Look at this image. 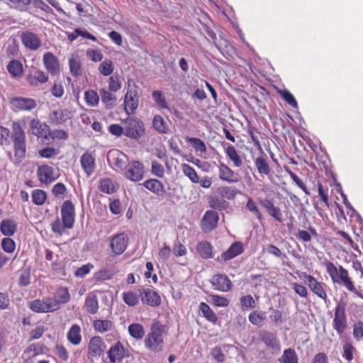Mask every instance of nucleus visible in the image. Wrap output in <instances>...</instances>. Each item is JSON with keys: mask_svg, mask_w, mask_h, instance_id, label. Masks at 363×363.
Returning a JSON list of instances; mask_svg holds the SVG:
<instances>
[{"mask_svg": "<svg viewBox=\"0 0 363 363\" xmlns=\"http://www.w3.org/2000/svg\"><path fill=\"white\" fill-rule=\"evenodd\" d=\"M164 333V325L159 322L154 323L150 333L146 336L144 343L147 349L153 352H160L164 348L162 335Z\"/></svg>", "mask_w": 363, "mask_h": 363, "instance_id": "nucleus-1", "label": "nucleus"}, {"mask_svg": "<svg viewBox=\"0 0 363 363\" xmlns=\"http://www.w3.org/2000/svg\"><path fill=\"white\" fill-rule=\"evenodd\" d=\"M125 135L132 139L141 138L145 132L143 122L135 117H128L122 121Z\"/></svg>", "mask_w": 363, "mask_h": 363, "instance_id": "nucleus-2", "label": "nucleus"}, {"mask_svg": "<svg viewBox=\"0 0 363 363\" xmlns=\"http://www.w3.org/2000/svg\"><path fill=\"white\" fill-rule=\"evenodd\" d=\"M122 174L132 182H139L143 179L144 166L138 160L128 162Z\"/></svg>", "mask_w": 363, "mask_h": 363, "instance_id": "nucleus-3", "label": "nucleus"}, {"mask_svg": "<svg viewBox=\"0 0 363 363\" xmlns=\"http://www.w3.org/2000/svg\"><path fill=\"white\" fill-rule=\"evenodd\" d=\"M57 303L52 297L35 299L29 303V308L35 313H50L57 311Z\"/></svg>", "mask_w": 363, "mask_h": 363, "instance_id": "nucleus-4", "label": "nucleus"}, {"mask_svg": "<svg viewBox=\"0 0 363 363\" xmlns=\"http://www.w3.org/2000/svg\"><path fill=\"white\" fill-rule=\"evenodd\" d=\"M128 243V237L122 233L115 235L111 238L110 247L116 256L121 255L126 250Z\"/></svg>", "mask_w": 363, "mask_h": 363, "instance_id": "nucleus-5", "label": "nucleus"}, {"mask_svg": "<svg viewBox=\"0 0 363 363\" xmlns=\"http://www.w3.org/2000/svg\"><path fill=\"white\" fill-rule=\"evenodd\" d=\"M61 216L64 227L70 229L74 223V206L71 201H65L61 207Z\"/></svg>", "mask_w": 363, "mask_h": 363, "instance_id": "nucleus-6", "label": "nucleus"}, {"mask_svg": "<svg viewBox=\"0 0 363 363\" xmlns=\"http://www.w3.org/2000/svg\"><path fill=\"white\" fill-rule=\"evenodd\" d=\"M10 103L16 111H30L37 106L36 101L31 98L13 97Z\"/></svg>", "mask_w": 363, "mask_h": 363, "instance_id": "nucleus-7", "label": "nucleus"}, {"mask_svg": "<svg viewBox=\"0 0 363 363\" xmlns=\"http://www.w3.org/2000/svg\"><path fill=\"white\" fill-rule=\"evenodd\" d=\"M139 95L135 89H128L124 97V110L128 115L134 113L138 108Z\"/></svg>", "mask_w": 363, "mask_h": 363, "instance_id": "nucleus-8", "label": "nucleus"}, {"mask_svg": "<svg viewBox=\"0 0 363 363\" xmlns=\"http://www.w3.org/2000/svg\"><path fill=\"white\" fill-rule=\"evenodd\" d=\"M43 62L46 70L52 76L58 75L60 72V65L57 57L52 52H48L43 55Z\"/></svg>", "mask_w": 363, "mask_h": 363, "instance_id": "nucleus-9", "label": "nucleus"}, {"mask_svg": "<svg viewBox=\"0 0 363 363\" xmlns=\"http://www.w3.org/2000/svg\"><path fill=\"white\" fill-rule=\"evenodd\" d=\"M347 325V320L345 313V306L339 303L335 308L333 320V328L341 335Z\"/></svg>", "mask_w": 363, "mask_h": 363, "instance_id": "nucleus-10", "label": "nucleus"}, {"mask_svg": "<svg viewBox=\"0 0 363 363\" xmlns=\"http://www.w3.org/2000/svg\"><path fill=\"white\" fill-rule=\"evenodd\" d=\"M110 157L108 160L113 165V169L122 174L128 163L127 156L122 152L115 150L110 152Z\"/></svg>", "mask_w": 363, "mask_h": 363, "instance_id": "nucleus-11", "label": "nucleus"}, {"mask_svg": "<svg viewBox=\"0 0 363 363\" xmlns=\"http://www.w3.org/2000/svg\"><path fill=\"white\" fill-rule=\"evenodd\" d=\"M23 45L30 50H37L41 46L40 37L30 31L23 32L21 35Z\"/></svg>", "mask_w": 363, "mask_h": 363, "instance_id": "nucleus-12", "label": "nucleus"}, {"mask_svg": "<svg viewBox=\"0 0 363 363\" xmlns=\"http://www.w3.org/2000/svg\"><path fill=\"white\" fill-rule=\"evenodd\" d=\"M141 301L150 306H158L161 303L160 295L151 289L141 288L139 289Z\"/></svg>", "mask_w": 363, "mask_h": 363, "instance_id": "nucleus-13", "label": "nucleus"}, {"mask_svg": "<svg viewBox=\"0 0 363 363\" xmlns=\"http://www.w3.org/2000/svg\"><path fill=\"white\" fill-rule=\"evenodd\" d=\"M304 281L308 283L310 289L318 297L324 300L327 298V294L323 289V284L318 281L313 276L306 273H302L301 276Z\"/></svg>", "mask_w": 363, "mask_h": 363, "instance_id": "nucleus-14", "label": "nucleus"}, {"mask_svg": "<svg viewBox=\"0 0 363 363\" xmlns=\"http://www.w3.org/2000/svg\"><path fill=\"white\" fill-rule=\"evenodd\" d=\"M219 216L213 211H207L201 219V228L203 232L209 233L216 228Z\"/></svg>", "mask_w": 363, "mask_h": 363, "instance_id": "nucleus-15", "label": "nucleus"}, {"mask_svg": "<svg viewBox=\"0 0 363 363\" xmlns=\"http://www.w3.org/2000/svg\"><path fill=\"white\" fill-rule=\"evenodd\" d=\"M243 251L244 246L242 242L240 241H235L232 243L229 248L221 255L220 257L217 258V260L218 262H227L241 255Z\"/></svg>", "mask_w": 363, "mask_h": 363, "instance_id": "nucleus-16", "label": "nucleus"}, {"mask_svg": "<svg viewBox=\"0 0 363 363\" xmlns=\"http://www.w3.org/2000/svg\"><path fill=\"white\" fill-rule=\"evenodd\" d=\"M211 283L214 289L227 292L229 291L232 286L231 281L225 274H216L211 279Z\"/></svg>", "mask_w": 363, "mask_h": 363, "instance_id": "nucleus-17", "label": "nucleus"}, {"mask_svg": "<svg viewBox=\"0 0 363 363\" xmlns=\"http://www.w3.org/2000/svg\"><path fill=\"white\" fill-rule=\"evenodd\" d=\"M37 176L39 181L45 184L52 183L57 178L55 174L54 169L49 165H41L38 167Z\"/></svg>", "mask_w": 363, "mask_h": 363, "instance_id": "nucleus-18", "label": "nucleus"}, {"mask_svg": "<svg viewBox=\"0 0 363 363\" xmlns=\"http://www.w3.org/2000/svg\"><path fill=\"white\" fill-rule=\"evenodd\" d=\"M219 178L222 181L229 184L237 183L239 181V175L223 163L218 165Z\"/></svg>", "mask_w": 363, "mask_h": 363, "instance_id": "nucleus-19", "label": "nucleus"}, {"mask_svg": "<svg viewBox=\"0 0 363 363\" xmlns=\"http://www.w3.org/2000/svg\"><path fill=\"white\" fill-rule=\"evenodd\" d=\"M81 166L87 177L91 176L96 169V160L92 154L86 152L80 157Z\"/></svg>", "mask_w": 363, "mask_h": 363, "instance_id": "nucleus-20", "label": "nucleus"}, {"mask_svg": "<svg viewBox=\"0 0 363 363\" xmlns=\"http://www.w3.org/2000/svg\"><path fill=\"white\" fill-rule=\"evenodd\" d=\"M259 337L267 347L274 350H279L280 343L274 333L267 330H262L259 333Z\"/></svg>", "mask_w": 363, "mask_h": 363, "instance_id": "nucleus-21", "label": "nucleus"}, {"mask_svg": "<svg viewBox=\"0 0 363 363\" xmlns=\"http://www.w3.org/2000/svg\"><path fill=\"white\" fill-rule=\"evenodd\" d=\"M104 343L101 337L94 336L90 340L88 354L92 357L101 356L104 353Z\"/></svg>", "mask_w": 363, "mask_h": 363, "instance_id": "nucleus-22", "label": "nucleus"}, {"mask_svg": "<svg viewBox=\"0 0 363 363\" xmlns=\"http://www.w3.org/2000/svg\"><path fill=\"white\" fill-rule=\"evenodd\" d=\"M30 128L32 133L38 138H47L49 133V126L41 123L39 120L33 118L30 122Z\"/></svg>", "mask_w": 363, "mask_h": 363, "instance_id": "nucleus-23", "label": "nucleus"}, {"mask_svg": "<svg viewBox=\"0 0 363 363\" xmlns=\"http://www.w3.org/2000/svg\"><path fill=\"white\" fill-rule=\"evenodd\" d=\"M70 300V294L67 287L61 286L56 289L52 301L57 303V311L60 308L61 304H65Z\"/></svg>", "mask_w": 363, "mask_h": 363, "instance_id": "nucleus-24", "label": "nucleus"}, {"mask_svg": "<svg viewBox=\"0 0 363 363\" xmlns=\"http://www.w3.org/2000/svg\"><path fill=\"white\" fill-rule=\"evenodd\" d=\"M72 112L68 109H57L50 114V120L55 124H62L72 117Z\"/></svg>", "mask_w": 363, "mask_h": 363, "instance_id": "nucleus-25", "label": "nucleus"}, {"mask_svg": "<svg viewBox=\"0 0 363 363\" xmlns=\"http://www.w3.org/2000/svg\"><path fill=\"white\" fill-rule=\"evenodd\" d=\"M108 354V358L112 363H115L116 361H121L125 356L123 344L121 342H117L110 348Z\"/></svg>", "mask_w": 363, "mask_h": 363, "instance_id": "nucleus-26", "label": "nucleus"}, {"mask_svg": "<svg viewBox=\"0 0 363 363\" xmlns=\"http://www.w3.org/2000/svg\"><path fill=\"white\" fill-rule=\"evenodd\" d=\"M14 159L13 163L18 164L26 157V141L13 142Z\"/></svg>", "mask_w": 363, "mask_h": 363, "instance_id": "nucleus-27", "label": "nucleus"}, {"mask_svg": "<svg viewBox=\"0 0 363 363\" xmlns=\"http://www.w3.org/2000/svg\"><path fill=\"white\" fill-rule=\"evenodd\" d=\"M143 186L158 196H162L165 193L164 185L161 182L155 179L146 180L143 183Z\"/></svg>", "mask_w": 363, "mask_h": 363, "instance_id": "nucleus-28", "label": "nucleus"}, {"mask_svg": "<svg viewBox=\"0 0 363 363\" xmlns=\"http://www.w3.org/2000/svg\"><path fill=\"white\" fill-rule=\"evenodd\" d=\"M67 337L71 344L74 345H79L82 341L80 326L77 324L72 325L67 332Z\"/></svg>", "mask_w": 363, "mask_h": 363, "instance_id": "nucleus-29", "label": "nucleus"}, {"mask_svg": "<svg viewBox=\"0 0 363 363\" xmlns=\"http://www.w3.org/2000/svg\"><path fill=\"white\" fill-rule=\"evenodd\" d=\"M22 125L21 122H13L12 124V135L11 138L13 142L26 141V133L24 132V126Z\"/></svg>", "mask_w": 363, "mask_h": 363, "instance_id": "nucleus-30", "label": "nucleus"}, {"mask_svg": "<svg viewBox=\"0 0 363 363\" xmlns=\"http://www.w3.org/2000/svg\"><path fill=\"white\" fill-rule=\"evenodd\" d=\"M335 283L343 284L350 291H355L352 281L348 276V272L342 266L339 267V277Z\"/></svg>", "mask_w": 363, "mask_h": 363, "instance_id": "nucleus-31", "label": "nucleus"}, {"mask_svg": "<svg viewBox=\"0 0 363 363\" xmlns=\"http://www.w3.org/2000/svg\"><path fill=\"white\" fill-rule=\"evenodd\" d=\"M17 229L16 222L11 219H4L0 224V230L1 233L6 236L13 235Z\"/></svg>", "mask_w": 363, "mask_h": 363, "instance_id": "nucleus-32", "label": "nucleus"}, {"mask_svg": "<svg viewBox=\"0 0 363 363\" xmlns=\"http://www.w3.org/2000/svg\"><path fill=\"white\" fill-rule=\"evenodd\" d=\"M212 245L207 241L199 242L196 245V250L203 259L213 257Z\"/></svg>", "mask_w": 363, "mask_h": 363, "instance_id": "nucleus-33", "label": "nucleus"}, {"mask_svg": "<svg viewBox=\"0 0 363 363\" xmlns=\"http://www.w3.org/2000/svg\"><path fill=\"white\" fill-rule=\"evenodd\" d=\"M255 164L260 174L268 175L271 172L266 156L261 155L257 157L255 160Z\"/></svg>", "mask_w": 363, "mask_h": 363, "instance_id": "nucleus-34", "label": "nucleus"}, {"mask_svg": "<svg viewBox=\"0 0 363 363\" xmlns=\"http://www.w3.org/2000/svg\"><path fill=\"white\" fill-rule=\"evenodd\" d=\"M84 308L86 311L91 314H95L99 309V302L96 295H89L86 296Z\"/></svg>", "mask_w": 363, "mask_h": 363, "instance_id": "nucleus-35", "label": "nucleus"}, {"mask_svg": "<svg viewBox=\"0 0 363 363\" xmlns=\"http://www.w3.org/2000/svg\"><path fill=\"white\" fill-rule=\"evenodd\" d=\"M100 96L101 101L105 104L106 108H111L114 106L116 97L113 95L110 91L106 89H101L100 90Z\"/></svg>", "mask_w": 363, "mask_h": 363, "instance_id": "nucleus-36", "label": "nucleus"}, {"mask_svg": "<svg viewBox=\"0 0 363 363\" xmlns=\"http://www.w3.org/2000/svg\"><path fill=\"white\" fill-rule=\"evenodd\" d=\"M69 67L71 74L74 77L79 76L82 73V64L77 55H72L69 60Z\"/></svg>", "mask_w": 363, "mask_h": 363, "instance_id": "nucleus-37", "label": "nucleus"}, {"mask_svg": "<svg viewBox=\"0 0 363 363\" xmlns=\"http://www.w3.org/2000/svg\"><path fill=\"white\" fill-rule=\"evenodd\" d=\"M280 363H298V356L294 350L286 349L283 354L279 358Z\"/></svg>", "mask_w": 363, "mask_h": 363, "instance_id": "nucleus-38", "label": "nucleus"}, {"mask_svg": "<svg viewBox=\"0 0 363 363\" xmlns=\"http://www.w3.org/2000/svg\"><path fill=\"white\" fill-rule=\"evenodd\" d=\"M128 330L130 335L136 340H141L145 333L143 326L139 323L130 324Z\"/></svg>", "mask_w": 363, "mask_h": 363, "instance_id": "nucleus-39", "label": "nucleus"}, {"mask_svg": "<svg viewBox=\"0 0 363 363\" xmlns=\"http://www.w3.org/2000/svg\"><path fill=\"white\" fill-rule=\"evenodd\" d=\"M93 326L95 330L103 333L111 330L113 327V323L108 320H96L94 321Z\"/></svg>", "mask_w": 363, "mask_h": 363, "instance_id": "nucleus-40", "label": "nucleus"}, {"mask_svg": "<svg viewBox=\"0 0 363 363\" xmlns=\"http://www.w3.org/2000/svg\"><path fill=\"white\" fill-rule=\"evenodd\" d=\"M225 153H226L228 157L230 160L233 161L235 167H239L242 165V159L239 156L237 150H235V148L233 146L229 145L225 149Z\"/></svg>", "mask_w": 363, "mask_h": 363, "instance_id": "nucleus-41", "label": "nucleus"}, {"mask_svg": "<svg viewBox=\"0 0 363 363\" xmlns=\"http://www.w3.org/2000/svg\"><path fill=\"white\" fill-rule=\"evenodd\" d=\"M200 310L202 312L203 315L210 322L216 323L218 320V317L216 314L211 309L209 306L204 303L201 302L200 303Z\"/></svg>", "mask_w": 363, "mask_h": 363, "instance_id": "nucleus-42", "label": "nucleus"}, {"mask_svg": "<svg viewBox=\"0 0 363 363\" xmlns=\"http://www.w3.org/2000/svg\"><path fill=\"white\" fill-rule=\"evenodd\" d=\"M186 141L190 143L196 152L205 153L207 150L204 142L199 138L186 137Z\"/></svg>", "mask_w": 363, "mask_h": 363, "instance_id": "nucleus-43", "label": "nucleus"}, {"mask_svg": "<svg viewBox=\"0 0 363 363\" xmlns=\"http://www.w3.org/2000/svg\"><path fill=\"white\" fill-rule=\"evenodd\" d=\"M153 128L160 133H167L168 127L166 125L164 119L159 115L154 116L152 120Z\"/></svg>", "mask_w": 363, "mask_h": 363, "instance_id": "nucleus-44", "label": "nucleus"}, {"mask_svg": "<svg viewBox=\"0 0 363 363\" xmlns=\"http://www.w3.org/2000/svg\"><path fill=\"white\" fill-rule=\"evenodd\" d=\"M9 72L13 77H19L23 72L21 63L18 60H11L7 65Z\"/></svg>", "mask_w": 363, "mask_h": 363, "instance_id": "nucleus-45", "label": "nucleus"}, {"mask_svg": "<svg viewBox=\"0 0 363 363\" xmlns=\"http://www.w3.org/2000/svg\"><path fill=\"white\" fill-rule=\"evenodd\" d=\"M123 300L129 306H135L139 303L138 295L133 291L124 292Z\"/></svg>", "mask_w": 363, "mask_h": 363, "instance_id": "nucleus-46", "label": "nucleus"}, {"mask_svg": "<svg viewBox=\"0 0 363 363\" xmlns=\"http://www.w3.org/2000/svg\"><path fill=\"white\" fill-rule=\"evenodd\" d=\"M84 98L86 104L91 106L95 107L99 103V96L94 90L86 91L84 94Z\"/></svg>", "mask_w": 363, "mask_h": 363, "instance_id": "nucleus-47", "label": "nucleus"}, {"mask_svg": "<svg viewBox=\"0 0 363 363\" xmlns=\"http://www.w3.org/2000/svg\"><path fill=\"white\" fill-rule=\"evenodd\" d=\"M182 169L184 174L187 177H189V179L192 182H194V183L199 182L198 174H197L196 172L195 171V169L192 167H191L190 165L186 164H183L182 165Z\"/></svg>", "mask_w": 363, "mask_h": 363, "instance_id": "nucleus-48", "label": "nucleus"}, {"mask_svg": "<svg viewBox=\"0 0 363 363\" xmlns=\"http://www.w3.org/2000/svg\"><path fill=\"white\" fill-rule=\"evenodd\" d=\"M99 189L106 194H112L115 191L113 182L111 179L106 178L101 179Z\"/></svg>", "mask_w": 363, "mask_h": 363, "instance_id": "nucleus-49", "label": "nucleus"}, {"mask_svg": "<svg viewBox=\"0 0 363 363\" xmlns=\"http://www.w3.org/2000/svg\"><path fill=\"white\" fill-rule=\"evenodd\" d=\"M152 96L157 106L162 108H167L166 99L161 91H153Z\"/></svg>", "mask_w": 363, "mask_h": 363, "instance_id": "nucleus-50", "label": "nucleus"}, {"mask_svg": "<svg viewBox=\"0 0 363 363\" xmlns=\"http://www.w3.org/2000/svg\"><path fill=\"white\" fill-rule=\"evenodd\" d=\"M46 198L45 192L41 189H35L32 193V201L36 205H43Z\"/></svg>", "mask_w": 363, "mask_h": 363, "instance_id": "nucleus-51", "label": "nucleus"}, {"mask_svg": "<svg viewBox=\"0 0 363 363\" xmlns=\"http://www.w3.org/2000/svg\"><path fill=\"white\" fill-rule=\"evenodd\" d=\"M99 70L104 76L111 74L114 70V66L111 60H104L99 65Z\"/></svg>", "mask_w": 363, "mask_h": 363, "instance_id": "nucleus-52", "label": "nucleus"}, {"mask_svg": "<svg viewBox=\"0 0 363 363\" xmlns=\"http://www.w3.org/2000/svg\"><path fill=\"white\" fill-rule=\"evenodd\" d=\"M210 301L216 306L226 307L229 305V301L224 296L211 294L209 296Z\"/></svg>", "mask_w": 363, "mask_h": 363, "instance_id": "nucleus-53", "label": "nucleus"}, {"mask_svg": "<svg viewBox=\"0 0 363 363\" xmlns=\"http://www.w3.org/2000/svg\"><path fill=\"white\" fill-rule=\"evenodd\" d=\"M208 203L211 208L217 210H222L226 206V201L224 199L217 196L211 198Z\"/></svg>", "mask_w": 363, "mask_h": 363, "instance_id": "nucleus-54", "label": "nucleus"}, {"mask_svg": "<svg viewBox=\"0 0 363 363\" xmlns=\"http://www.w3.org/2000/svg\"><path fill=\"white\" fill-rule=\"evenodd\" d=\"M31 4L35 8L40 9L45 15L52 14V9L43 0H32Z\"/></svg>", "mask_w": 363, "mask_h": 363, "instance_id": "nucleus-55", "label": "nucleus"}, {"mask_svg": "<svg viewBox=\"0 0 363 363\" xmlns=\"http://www.w3.org/2000/svg\"><path fill=\"white\" fill-rule=\"evenodd\" d=\"M28 80L30 84H34L35 81L40 83H45L48 80V75L43 71H37L34 77H28Z\"/></svg>", "mask_w": 363, "mask_h": 363, "instance_id": "nucleus-56", "label": "nucleus"}, {"mask_svg": "<svg viewBox=\"0 0 363 363\" xmlns=\"http://www.w3.org/2000/svg\"><path fill=\"white\" fill-rule=\"evenodd\" d=\"M52 191L56 197L62 199L67 191V188L63 183L59 182L53 186Z\"/></svg>", "mask_w": 363, "mask_h": 363, "instance_id": "nucleus-57", "label": "nucleus"}, {"mask_svg": "<svg viewBox=\"0 0 363 363\" xmlns=\"http://www.w3.org/2000/svg\"><path fill=\"white\" fill-rule=\"evenodd\" d=\"M121 82L118 76H112L108 79V89L110 91L116 92L121 89Z\"/></svg>", "mask_w": 363, "mask_h": 363, "instance_id": "nucleus-58", "label": "nucleus"}, {"mask_svg": "<svg viewBox=\"0 0 363 363\" xmlns=\"http://www.w3.org/2000/svg\"><path fill=\"white\" fill-rule=\"evenodd\" d=\"M1 247L5 252L11 253L16 248V244L11 238H5L1 241Z\"/></svg>", "mask_w": 363, "mask_h": 363, "instance_id": "nucleus-59", "label": "nucleus"}, {"mask_svg": "<svg viewBox=\"0 0 363 363\" xmlns=\"http://www.w3.org/2000/svg\"><path fill=\"white\" fill-rule=\"evenodd\" d=\"M246 207L250 211H251L255 215L258 220H260L262 219V214L259 210L258 209L256 203L252 198L248 199Z\"/></svg>", "mask_w": 363, "mask_h": 363, "instance_id": "nucleus-60", "label": "nucleus"}, {"mask_svg": "<svg viewBox=\"0 0 363 363\" xmlns=\"http://www.w3.org/2000/svg\"><path fill=\"white\" fill-rule=\"evenodd\" d=\"M152 173L157 177L162 178L164 174V167L157 161H152L151 164Z\"/></svg>", "mask_w": 363, "mask_h": 363, "instance_id": "nucleus-61", "label": "nucleus"}, {"mask_svg": "<svg viewBox=\"0 0 363 363\" xmlns=\"http://www.w3.org/2000/svg\"><path fill=\"white\" fill-rule=\"evenodd\" d=\"M326 269L330 274L333 281L335 283L337 281L339 277V269L330 262L326 264Z\"/></svg>", "mask_w": 363, "mask_h": 363, "instance_id": "nucleus-62", "label": "nucleus"}, {"mask_svg": "<svg viewBox=\"0 0 363 363\" xmlns=\"http://www.w3.org/2000/svg\"><path fill=\"white\" fill-rule=\"evenodd\" d=\"M355 348L350 343L343 345V357L347 360L351 361L353 359V353Z\"/></svg>", "mask_w": 363, "mask_h": 363, "instance_id": "nucleus-63", "label": "nucleus"}, {"mask_svg": "<svg viewBox=\"0 0 363 363\" xmlns=\"http://www.w3.org/2000/svg\"><path fill=\"white\" fill-rule=\"evenodd\" d=\"M220 194L222 197L228 199H233L236 195V191L230 186H224L220 189Z\"/></svg>", "mask_w": 363, "mask_h": 363, "instance_id": "nucleus-64", "label": "nucleus"}]
</instances>
